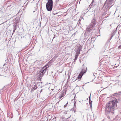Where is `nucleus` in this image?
<instances>
[{
  "label": "nucleus",
  "instance_id": "obj_1",
  "mask_svg": "<svg viewBox=\"0 0 121 121\" xmlns=\"http://www.w3.org/2000/svg\"><path fill=\"white\" fill-rule=\"evenodd\" d=\"M120 101V100L119 99H115L107 103L106 110L108 109L109 110L110 108V111L112 112L114 110L115 107L117 106V104Z\"/></svg>",
  "mask_w": 121,
  "mask_h": 121
},
{
  "label": "nucleus",
  "instance_id": "obj_2",
  "mask_svg": "<svg viewBox=\"0 0 121 121\" xmlns=\"http://www.w3.org/2000/svg\"><path fill=\"white\" fill-rule=\"evenodd\" d=\"M96 22L95 18L94 17L91 20V23L90 24L89 26L86 28L87 31L89 32L91 31L93 28L95 27L96 24Z\"/></svg>",
  "mask_w": 121,
  "mask_h": 121
},
{
  "label": "nucleus",
  "instance_id": "obj_3",
  "mask_svg": "<svg viewBox=\"0 0 121 121\" xmlns=\"http://www.w3.org/2000/svg\"><path fill=\"white\" fill-rule=\"evenodd\" d=\"M49 66L48 64L46 65L42 68V69L39 71L38 74V76L40 77L43 76Z\"/></svg>",
  "mask_w": 121,
  "mask_h": 121
},
{
  "label": "nucleus",
  "instance_id": "obj_4",
  "mask_svg": "<svg viewBox=\"0 0 121 121\" xmlns=\"http://www.w3.org/2000/svg\"><path fill=\"white\" fill-rule=\"evenodd\" d=\"M82 47H81L77 48L75 49L74 50L76 52V55H79L80 53V51Z\"/></svg>",
  "mask_w": 121,
  "mask_h": 121
},
{
  "label": "nucleus",
  "instance_id": "obj_5",
  "mask_svg": "<svg viewBox=\"0 0 121 121\" xmlns=\"http://www.w3.org/2000/svg\"><path fill=\"white\" fill-rule=\"evenodd\" d=\"M46 7L48 11H51L52 9L53 5L46 4Z\"/></svg>",
  "mask_w": 121,
  "mask_h": 121
},
{
  "label": "nucleus",
  "instance_id": "obj_6",
  "mask_svg": "<svg viewBox=\"0 0 121 121\" xmlns=\"http://www.w3.org/2000/svg\"><path fill=\"white\" fill-rule=\"evenodd\" d=\"M106 4V1L104 3V4L103 5V8L102 9V10L103 14L102 15V17H104L106 15V13L105 12H106L105 11V8L106 7V6H105V4Z\"/></svg>",
  "mask_w": 121,
  "mask_h": 121
},
{
  "label": "nucleus",
  "instance_id": "obj_7",
  "mask_svg": "<svg viewBox=\"0 0 121 121\" xmlns=\"http://www.w3.org/2000/svg\"><path fill=\"white\" fill-rule=\"evenodd\" d=\"M106 43H105L104 44H103L102 45V48L101 51L102 52V53H104L106 50Z\"/></svg>",
  "mask_w": 121,
  "mask_h": 121
},
{
  "label": "nucleus",
  "instance_id": "obj_8",
  "mask_svg": "<svg viewBox=\"0 0 121 121\" xmlns=\"http://www.w3.org/2000/svg\"><path fill=\"white\" fill-rule=\"evenodd\" d=\"M64 94H65L64 92L62 91L60 92V93L58 97V98L59 99L62 98V97L64 95Z\"/></svg>",
  "mask_w": 121,
  "mask_h": 121
},
{
  "label": "nucleus",
  "instance_id": "obj_9",
  "mask_svg": "<svg viewBox=\"0 0 121 121\" xmlns=\"http://www.w3.org/2000/svg\"><path fill=\"white\" fill-rule=\"evenodd\" d=\"M53 2L52 0H48V2L46 4L53 5Z\"/></svg>",
  "mask_w": 121,
  "mask_h": 121
},
{
  "label": "nucleus",
  "instance_id": "obj_10",
  "mask_svg": "<svg viewBox=\"0 0 121 121\" xmlns=\"http://www.w3.org/2000/svg\"><path fill=\"white\" fill-rule=\"evenodd\" d=\"M38 84L39 85V83H38L37 85L36 84H35L34 85V87H32L33 89H31V92H33L35 89H37V86Z\"/></svg>",
  "mask_w": 121,
  "mask_h": 121
},
{
  "label": "nucleus",
  "instance_id": "obj_11",
  "mask_svg": "<svg viewBox=\"0 0 121 121\" xmlns=\"http://www.w3.org/2000/svg\"><path fill=\"white\" fill-rule=\"evenodd\" d=\"M76 102L75 101H74V107L72 109V110H73L74 111V112H75L76 111V109H75V108H76Z\"/></svg>",
  "mask_w": 121,
  "mask_h": 121
},
{
  "label": "nucleus",
  "instance_id": "obj_12",
  "mask_svg": "<svg viewBox=\"0 0 121 121\" xmlns=\"http://www.w3.org/2000/svg\"><path fill=\"white\" fill-rule=\"evenodd\" d=\"M116 30H113L112 32V33L111 35V37L112 38L113 36L115 35L116 33Z\"/></svg>",
  "mask_w": 121,
  "mask_h": 121
},
{
  "label": "nucleus",
  "instance_id": "obj_13",
  "mask_svg": "<svg viewBox=\"0 0 121 121\" xmlns=\"http://www.w3.org/2000/svg\"><path fill=\"white\" fill-rule=\"evenodd\" d=\"M91 97H90V95L89 97V101L90 104V107L91 108H92V101L91 100H90Z\"/></svg>",
  "mask_w": 121,
  "mask_h": 121
},
{
  "label": "nucleus",
  "instance_id": "obj_14",
  "mask_svg": "<svg viewBox=\"0 0 121 121\" xmlns=\"http://www.w3.org/2000/svg\"><path fill=\"white\" fill-rule=\"evenodd\" d=\"M82 75V74L81 73H80L78 76L77 77L78 79H80Z\"/></svg>",
  "mask_w": 121,
  "mask_h": 121
},
{
  "label": "nucleus",
  "instance_id": "obj_15",
  "mask_svg": "<svg viewBox=\"0 0 121 121\" xmlns=\"http://www.w3.org/2000/svg\"><path fill=\"white\" fill-rule=\"evenodd\" d=\"M86 72V71L84 69H82L81 72H80V73H81L82 74V75L83 74Z\"/></svg>",
  "mask_w": 121,
  "mask_h": 121
},
{
  "label": "nucleus",
  "instance_id": "obj_16",
  "mask_svg": "<svg viewBox=\"0 0 121 121\" xmlns=\"http://www.w3.org/2000/svg\"><path fill=\"white\" fill-rule=\"evenodd\" d=\"M113 0H108V3L107 4V5L108 4H111L112 3Z\"/></svg>",
  "mask_w": 121,
  "mask_h": 121
},
{
  "label": "nucleus",
  "instance_id": "obj_17",
  "mask_svg": "<svg viewBox=\"0 0 121 121\" xmlns=\"http://www.w3.org/2000/svg\"><path fill=\"white\" fill-rule=\"evenodd\" d=\"M78 55H75V57L74 59V61H75L77 60L78 58Z\"/></svg>",
  "mask_w": 121,
  "mask_h": 121
},
{
  "label": "nucleus",
  "instance_id": "obj_18",
  "mask_svg": "<svg viewBox=\"0 0 121 121\" xmlns=\"http://www.w3.org/2000/svg\"><path fill=\"white\" fill-rule=\"evenodd\" d=\"M81 20H80V19H79L78 20V22L77 24V25H78V26L79 25V24L80 23Z\"/></svg>",
  "mask_w": 121,
  "mask_h": 121
},
{
  "label": "nucleus",
  "instance_id": "obj_19",
  "mask_svg": "<svg viewBox=\"0 0 121 121\" xmlns=\"http://www.w3.org/2000/svg\"><path fill=\"white\" fill-rule=\"evenodd\" d=\"M112 38H111V37H110V38L107 41V42L108 43L111 40V39H112Z\"/></svg>",
  "mask_w": 121,
  "mask_h": 121
},
{
  "label": "nucleus",
  "instance_id": "obj_20",
  "mask_svg": "<svg viewBox=\"0 0 121 121\" xmlns=\"http://www.w3.org/2000/svg\"><path fill=\"white\" fill-rule=\"evenodd\" d=\"M113 96L117 95H118L117 93H114L112 95Z\"/></svg>",
  "mask_w": 121,
  "mask_h": 121
},
{
  "label": "nucleus",
  "instance_id": "obj_21",
  "mask_svg": "<svg viewBox=\"0 0 121 121\" xmlns=\"http://www.w3.org/2000/svg\"><path fill=\"white\" fill-rule=\"evenodd\" d=\"M118 95H121V91H119L117 93Z\"/></svg>",
  "mask_w": 121,
  "mask_h": 121
},
{
  "label": "nucleus",
  "instance_id": "obj_22",
  "mask_svg": "<svg viewBox=\"0 0 121 121\" xmlns=\"http://www.w3.org/2000/svg\"><path fill=\"white\" fill-rule=\"evenodd\" d=\"M68 104V102H67L66 104L65 105H64V108H65V107H66L67 105Z\"/></svg>",
  "mask_w": 121,
  "mask_h": 121
},
{
  "label": "nucleus",
  "instance_id": "obj_23",
  "mask_svg": "<svg viewBox=\"0 0 121 121\" xmlns=\"http://www.w3.org/2000/svg\"><path fill=\"white\" fill-rule=\"evenodd\" d=\"M17 26L16 25L14 26V28H13V30H15L16 29Z\"/></svg>",
  "mask_w": 121,
  "mask_h": 121
},
{
  "label": "nucleus",
  "instance_id": "obj_24",
  "mask_svg": "<svg viewBox=\"0 0 121 121\" xmlns=\"http://www.w3.org/2000/svg\"><path fill=\"white\" fill-rule=\"evenodd\" d=\"M94 0H93L92 1V2L91 3V4H90V5L92 6V5H93V2H94Z\"/></svg>",
  "mask_w": 121,
  "mask_h": 121
},
{
  "label": "nucleus",
  "instance_id": "obj_25",
  "mask_svg": "<svg viewBox=\"0 0 121 121\" xmlns=\"http://www.w3.org/2000/svg\"><path fill=\"white\" fill-rule=\"evenodd\" d=\"M118 48L119 49L121 48V45L119 46L118 47Z\"/></svg>",
  "mask_w": 121,
  "mask_h": 121
},
{
  "label": "nucleus",
  "instance_id": "obj_26",
  "mask_svg": "<svg viewBox=\"0 0 121 121\" xmlns=\"http://www.w3.org/2000/svg\"><path fill=\"white\" fill-rule=\"evenodd\" d=\"M104 108H105V112L106 111V105H105V107H104Z\"/></svg>",
  "mask_w": 121,
  "mask_h": 121
},
{
  "label": "nucleus",
  "instance_id": "obj_27",
  "mask_svg": "<svg viewBox=\"0 0 121 121\" xmlns=\"http://www.w3.org/2000/svg\"><path fill=\"white\" fill-rule=\"evenodd\" d=\"M109 97H108L107 98H106V100H108V99H109Z\"/></svg>",
  "mask_w": 121,
  "mask_h": 121
},
{
  "label": "nucleus",
  "instance_id": "obj_28",
  "mask_svg": "<svg viewBox=\"0 0 121 121\" xmlns=\"http://www.w3.org/2000/svg\"><path fill=\"white\" fill-rule=\"evenodd\" d=\"M15 30H13V33H14V32H15Z\"/></svg>",
  "mask_w": 121,
  "mask_h": 121
},
{
  "label": "nucleus",
  "instance_id": "obj_29",
  "mask_svg": "<svg viewBox=\"0 0 121 121\" xmlns=\"http://www.w3.org/2000/svg\"><path fill=\"white\" fill-rule=\"evenodd\" d=\"M71 115L70 116V117H69L68 118H67V119H68V118H70V117H71Z\"/></svg>",
  "mask_w": 121,
  "mask_h": 121
},
{
  "label": "nucleus",
  "instance_id": "obj_30",
  "mask_svg": "<svg viewBox=\"0 0 121 121\" xmlns=\"http://www.w3.org/2000/svg\"><path fill=\"white\" fill-rule=\"evenodd\" d=\"M42 89L40 91V92H42Z\"/></svg>",
  "mask_w": 121,
  "mask_h": 121
},
{
  "label": "nucleus",
  "instance_id": "obj_31",
  "mask_svg": "<svg viewBox=\"0 0 121 121\" xmlns=\"http://www.w3.org/2000/svg\"><path fill=\"white\" fill-rule=\"evenodd\" d=\"M74 97V99H75V96Z\"/></svg>",
  "mask_w": 121,
  "mask_h": 121
},
{
  "label": "nucleus",
  "instance_id": "obj_32",
  "mask_svg": "<svg viewBox=\"0 0 121 121\" xmlns=\"http://www.w3.org/2000/svg\"><path fill=\"white\" fill-rule=\"evenodd\" d=\"M104 21H103L102 22V23H103V22H104Z\"/></svg>",
  "mask_w": 121,
  "mask_h": 121
},
{
  "label": "nucleus",
  "instance_id": "obj_33",
  "mask_svg": "<svg viewBox=\"0 0 121 121\" xmlns=\"http://www.w3.org/2000/svg\"><path fill=\"white\" fill-rule=\"evenodd\" d=\"M118 27V26H117V28H116V29H117V28Z\"/></svg>",
  "mask_w": 121,
  "mask_h": 121
},
{
  "label": "nucleus",
  "instance_id": "obj_34",
  "mask_svg": "<svg viewBox=\"0 0 121 121\" xmlns=\"http://www.w3.org/2000/svg\"><path fill=\"white\" fill-rule=\"evenodd\" d=\"M120 26L121 27V25H120Z\"/></svg>",
  "mask_w": 121,
  "mask_h": 121
},
{
  "label": "nucleus",
  "instance_id": "obj_35",
  "mask_svg": "<svg viewBox=\"0 0 121 121\" xmlns=\"http://www.w3.org/2000/svg\"><path fill=\"white\" fill-rule=\"evenodd\" d=\"M108 16H106V17H107Z\"/></svg>",
  "mask_w": 121,
  "mask_h": 121
},
{
  "label": "nucleus",
  "instance_id": "obj_36",
  "mask_svg": "<svg viewBox=\"0 0 121 121\" xmlns=\"http://www.w3.org/2000/svg\"><path fill=\"white\" fill-rule=\"evenodd\" d=\"M55 87L54 88V89H55Z\"/></svg>",
  "mask_w": 121,
  "mask_h": 121
},
{
  "label": "nucleus",
  "instance_id": "obj_37",
  "mask_svg": "<svg viewBox=\"0 0 121 121\" xmlns=\"http://www.w3.org/2000/svg\"><path fill=\"white\" fill-rule=\"evenodd\" d=\"M81 18H82V19H83V18L82 17Z\"/></svg>",
  "mask_w": 121,
  "mask_h": 121
},
{
  "label": "nucleus",
  "instance_id": "obj_38",
  "mask_svg": "<svg viewBox=\"0 0 121 121\" xmlns=\"http://www.w3.org/2000/svg\"><path fill=\"white\" fill-rule=\"evenodd\" d=\"M110 26H111V25H110Z\"/></svg>",
  "mask_w": 121,
  "mask_h": 121
},
{
  "label": "nucleus",
  "instance_id": "obj_39",
  "mask_svg": "<svg viewBox=\"0 0 121 121\" xmlns=\"http://www.w3.org/2000/svg\"><path fill=\"white\" fill-rule=\"evenodd\" d=\"M1 24H0V25H1Z\"/></svg>",
  "mask_w": 121,
  "mask_h": 121
}]
</instances>
